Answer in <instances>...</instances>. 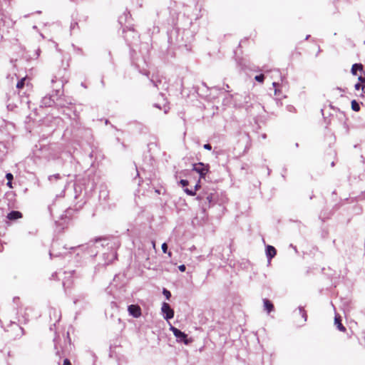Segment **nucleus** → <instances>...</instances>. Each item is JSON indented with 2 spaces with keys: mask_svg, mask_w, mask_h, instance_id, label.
<instances>
[{
  "mask_svg": "<svg viewBox=\"0 0 365 365\" xmlns=\"http://www.w3.org/2000/svg\"><path fill=\"white\" fill-rule=\"evenodd\" d=\"M101 241H103V243L101 244L102 247H107L108 250H110L109 252H104L103 254V258L104 260L103 265L107 266L113 260L117 259L116 250L119 247L120 243L116 239H113L112 240L103 239Z\"/></svg>",
  "mask_w": 365,
  "mask_h": 365,
  "instance_id": "obj_1",
  "label": "nucleus"
},
{
  "mask_svg": "<svg viewBox=\"0 0 365 365\" xmlns=\"http://www.w3.org/2000/svg\"><path fill=\"white\" fill-rule=\"evenodd\" d=\"M84 248L83 245L78 246V247H71L70 248L66 247V246H61L60 247L59 243L57 242H53L51 245V250L49 252V255L51 259L53 257H66L72 254L71 251L76 252L78 250H83Z\"/></svg>",
  "mask_w": 365,
  "mask_h": 365,
  "instance_id": "obj_2",
  "label": "nucleus"
},
{
  "mask_svg": "<svg viewBox=\"0 0 365 365\" xmlns=\"http://www.w3.org/2000/svg\"><path fill=\"white\" fill-rule=\"evenodd\" d=\"M190 34L187 30H181L180 29H173L169 33L168 41L171 44H176L178 46H187V41L185 39V36Z\"/></svg>",
  "mask_w": 365,
  "mask_h": 365,
  "instance_id": "obj_3",
  "label": "nucleus"
},
{
  "mask_svg": "<svg viewBox=\"0 0 365 365\" xmlns=\"http://www.w3.org/2000/svg\"><path fill=\"white\" fill-rule=\"evenodd\" d=\"M201 206L202 213L205 215V212L212 205H214L216 200V193L211 192H203L200 193L196 198Z\"/></svg>",
  "mask_w": 365,
  "mask_h": 365,
  "instance_id": "obj_4",
  "label": "nucleus"
},
{
  "mask_svg": "<svg viewBox=\"0 0 365 365\" xmlns=\"http://www.w3.org/2000/svg\"><path fill=\"white\" fill-rule=\"evenodd\" d=\"M250 100V98L247 94L242 95L235 93L234 95L230 94L227 97L225 98L224 103L232 104L235 107L241 108L247 104Z\"/></svg>",
  "mask_w": 365,
  "mask_h": 365,
  "instance_id": "obj_5",
  "label": "nucleus"
},
{
  "mask_svg": "<svg viewBox=\"0 0 365 365\" xmlns=\"http://www.w3.org/2000/svg\"><path fill=\"white\" fill-rule=\"evenodd\" d=\"M63 86V85L62 81H58V85L53 88V92L56 93V106L61 108L67 107L68 105L72 104V102L70 100H66L65 98L61 97V89Z\"/></svg>",
  "mask_w": 365,
  "mask_h": 365,
  "instance_id": "obj_6",
  "label": "nucleus"
},
{
  "mask_svg": "<svg viewBox=\"0 0 365 365\" xmlns=\"http://www.w3.org/2000/svg\"><path fill=\"white\" fill-rule=\"evenodd\" d=\"M210 165L204 163H197L192 164V170L195 171L200 175V178H205L206 174L209 172Z\"/></svg>",
  "mask_w": 365,
  "mask_h": 365,
  "instance_id": "obj_7",
  "label": "nucleus"
},
{
  "mask_svg": "<svg viewBox=\"0 0 365 365\" xmlns=\"http://www.w3.org/2000/svg\"><path fill=\"white\" fill-rule=\"evenodd\" d=\"M170 330L173 331L178 341L182 342L186 345L190 343L191 340L188 339L187 335L185 332L173 326L170 327Z\"/></svg>",
  "mask_w": 365,
  "mask_h": 365,
  "instance_id": "obj_8",
  "label": "nucleus"
},
{
  "mask_svg": "<svg viewBox=\"0 0 365 365\" xmlns=\"http://www.w3.org/2000/svg\"><path fill=\"white\" fill-rule=\"evenodd\" d=\"M161 312L163 318L167 321L174 317V310L171 308L170 305L167 302H163L161 307Z\"/></svg>",
  "mask_w": 365,
  "mask_h": 365,
  "instance_id": "obj_9",
  "label": "nucleus"
},
{
  "mask_svg": "<svg viewBox=\"0 0 365 365\" xmlns=\"http://www.w3.org/2000/svg\"><path fill=\"white\" fill-rule=\"evenodd\" d=\"M63 274L66 275L63 281V286L64 288L66 287H69L70 282H68V280H66L68 277H79L81 276V272L76 270V269H72L68 271H65Z\"/></svg>",
  "mask_w": 365,
  "mask_h": 365,
  "instance_id": "obj_10",
  "label": "nucleus"
},
{
  "mask_svg": "<svg viewBox=\"0 0 365 365\" xmlns=\"http://www.w3.org/2000/svg\"><path fill=\"white\" fill-rule=\"evenodd\" d=\"M56 96L55 95H48L44 96L41 101V107H51L54 104L56 105Z\"/></svg>",
  "mask_w": 365,
  "mask_h": 365,
  "instance_id": "obj_11",
  "label": "nucleus"
},
{
  "mask_svg": "<svg viewBox=\"0 0 365 365\" xmlns=\"http://www.w3.org/2000/svg\"><path fill=\"white\" fill-rule=\"evenodd\" d=\"M129 314L135 318H138L141 315V309L138 304H130L128 307Z\"/></svg>",
  "mask_w": 365,
  "mask_h": 365,
  "instance_id": "obj_12",
  "label": "nucleus"
},
{
  "mask_svg": "<svg viewBox=\"0 0 365 365\" xmlns=\"http://www.w3.org/2000/svg\"><path fill=\"white\" fill-rule=\"evenodd\" d=\"M150 82L153 83V86L156 87L158 89L167 90L168 88V83L166 81H163L162 78L158 79H150Z\"/></svg>",
  "mask_w": 365,
  "mask_h": 365,
  "instance_id": "obj_13",
  "label": "nucleus"
},
{
  "mask_svg": "<svg viewBox=\"0 0 365 365\" xmlns=\"http://www.w3.org/2000/svg\"><path fill=\"white\" fill-rule=\"evenodd\" d=\"M265 252L268 262H270L272 259L275 257L277 250L272 245H267L265 248Z\"/></svg>",
  "mask_w": 365,
  "mask_h": 365,
  "instance_id": "obj_14",
  "label": "nucleus"
},
{
  "mask_svg": "<svg viewBox=\"0 0 365 365\" xmlns=\"http://www.w3.org/2000/svg\"><path fill=\"white\" fill-rule=\"evenodd\" d=\"M49 316L51 320L53 317L54 323L53 325L56 326V323L59 322L61 319L60 312L55 308H51L49 309Z\"/></svg>",
  "mask_w": 365,
  "mask_h": 365,
  "instance_id": "obj_15",
  "label": "nucleus"
},
{
  "mask_svg": "<svg viewBox=\"0 0 365 365\" xmlns=\"http://www.w3.org/2000/svg\"><path fill=\"white\" fill-rule=\"evenodd\" d=\"M22 217H23L22 213L17 210L11 211L10 212H9L7 214V216H6L7 219L11 221L16 220L18 219L21 218Z\"/></svg>",
  "mask_w": 365,
  "mask_h": 365,
  "instance_id": "obj_16",
  "label": "nucleus"
},
{
  "mask_svg": "<svg viewBox=\"0 0 365 365\" xmlns=\"http://www.w3.org/2000/svg\"><path fill=\"white\" fill-rule=\"evenodd\" d=\"M48 180L51 182H53L54 181L60 180V181H62V184L67 183V178L65 175L61 176L60 174H55L53 175H50L48 177Z\"/></svg>",
  "mask_w": 365,
  "mask_h": 365,
  "instance_id": "obj_17",
  "label": "nucleus"
},
{
  "mask_svg": "<svg viewBox=\"0 0 365 365\" xmlns=\"http://www.w3.org/2000/svg\"><path fill=\"white\" fill-rule=\"evenodd\" d=\"M11 325L14 327V329L16 331V334L14 337V339L20 338L21 336L24 334V330L22 327L19 326L15 322H11Z\"/></svg>",
  "mask_w": 365,
  "mask_h": 365,
  "instance_id": "obj_18",
  "label": "nucleus"
},
{
  "mask_svg": "<svg viewBox=\"0 0 365 365\" xmlns=\"http://www.w3.org/2000/svg\"><path fill=\"white\" fill-rule=\"evenodd\" d=\"M334 324L340 331H344L346 330L345 327L341 323V318L339 315L336 314L334 317Z\"/></svg>",
  "mask_w": 365,
  "mask_h": 365,
  "instance_id": "obj_19",
  "label": "nucleus"
},
{
  "mask_svg": "<svg viewBox=\"0 0 365 365\" xmlns=\"http://www.w3.org/2000/svg\"><path fill=\"white\" fill-rule=\"evenodd\" d=\"M123 32L125 34V39L130 45L132 43V41L129 40V37L132 36L133 38H135V36H137V34L135 32L133 29H128V30H123Z\"/></svg>",
  "mask_w": 365,
  "mask_h": 365,
  "instance_id": "obj_20",
  "label": "nucleus"
},
{
  "mask_svg": "<svg viewBox=\"0 0 365 365\" xmlns=\"http://www.w3.org/2000/svg\"><path fill=\"white\" fill-rule=\"evenodd\" d=\"M263 304H264V308L267 312V313L269 314L271 312H272L274 310V304H272V302L270 300H269L267 299H264Z\"/></svg>",
  "mask_w": 365,
  "mask_h": 365,
  "instance_id": "obj_21",
  "label": "nucleus"
},
{
  "mask_svg": "<svg viewBox=\"0 0 365 365\" xmlns=\"http://www.w3.org/2000/svg\"><path fill=\"white\" fill-rule=\"evenodd\" d=\"M363 70V66L361 63H354L351 67V73L353 75H356L358 71H361Z\"/></svg>",
  "mask_w": 365,
  "mask_h": 365,
  "instance_id": "obj_22",
  "label": "nucleus"
},
{
  "mask_svg": "<svg viewBox=\"0 0 365 365\" xmlns=\"http://www.w3.org/2000/svg\"><path fill=\"white\" fill-rule=\"evenodd\" d=\"M351 109L354 111H356L357 112V111L360 110V105H359V103L356 100H352L351 103Z\"/></svg>",
  "mask_w": 365,
  "mask_h": 365,
  "instance_id": "obj_23",
  "label": "nucleus"
},
{
  "mask_svg": "<svg viewBox=\"0 0 365 365\" xmlns=\"http://www.w3.org/2000/svg\"><path fill=\"white\" fill-rule=\"evenodd\" d=\"M299 313L302 316V317L304 319V322H306L307 320V314L306 311L304 310V307H299Z\"/></svg>",
  "mask_w": 365,
  "mask_h": 365,
  "instance_id": "obj_24",
  "label": "nucleus"
},
{
  "mask_svg": "<svg viewBox=\"0 0 365 365\" xmlns=\"http://www.w3.org/2000/svg\"><path fill=\"white\" fill-rule=\"evenodd\" d=\"M71 32L75 31V30H79V26L77 21H72L70 26Z\"/></svg>",
  "mask_w": 365,
  "mask_h": 365,
  "instance_id": "obj_25",
  "label": "nucleus"
},
{
  "mask_svg": "<svg viewBox=\"0 0 365 365\" xmlns=\"http://www.w3.org/2000/svg\"><path fill=\"white\" fill-rule=\"evenodd\" d=\"M26 78H22L21 80H19L17 83H16V88L18 89H21L24 88V85H25V81H26Z\"/></svg>",
  "mask_w": 365,
  "mask_h": 365,
  "instance_id": "obj_26",
  "label": "nucleus"
},
{
  "mask_svg": "<svg viewBox=\"0 0 365 365\" xmlns=\"http://www.w3.org/2000/svg\"><path fill=\"white\" fill-rule=\"evenodd\" d=\"M163 294L165 297L166 299L169 300L171 297V292L166 288L163 289Z\"/></svg>",
  "mask_w": 365,
  "mask_h": 365,
  "instance_id": "obj_27",
  "label": "nucleus"
},
{
  "mask_svg": "<svg viewBox=\"0 0 365 365\" xmlns=\"http://www.w3.org/2000/svg\"><path fill=\"white\" fill-rule=\"evenodd\" d=\"M264 78H265L264 75L261 73V74L255 76V79L256 81H257L259 83H263L264 81Z\"/></svg>",
  "mask_w": 365,
  "mask_h": 365,
  "instance_id": "obj_28",
  "label": "nucleus"
},
{
  "mask_svg": "<svg viewBox=\"0 0 365 365\" xmlns=\"http://www.w3.org/2000/svg\"><path fill=\"white\" fill-rule=\"evenodd\" d=\"M184 191L185 193H187L188 195H190V196H193L195 195V192L192 189H189L187 187H185Z\"/></svg>",
  "mask_w": 365,
  "mask_h": 365,
  "instance_id": "obj_29",
  "label": "nucleus"
},
{
  "mask_svg": "<svg viewBox=\"0 0 365 365\" xmlns=\"http://www.w3.org/2000/svg\"><path fill=\"white\" fill-rule=\"evenodd\" d=\"M6 178L9 181V183H11V180L14 179V176L11 173L6 174Z\"/></svg>",
  "mask_w": 365,
  "mask_h": 365,
  "instance_id": "obj_30",
  "label": "nucleus"
},
{
  "mask_svg": "<svg viewBox=\"0 0 365 365\" xmlns=\"http://www.w3.org/2000/svg\"><path fill=\"white\" fill-rule=\"evenodd\" d=\"M180 184L182 185V187H186L189 185V182L187 180H180Z\"/></svg>",
  "mask_w": 365,
  "mask_h": 365,
  "instance_id": "obj_31",
  "label": "nucleus"
},
{
  "mask_svg": "<svg viewBox=\"0 0 365 365\" xmlns=\"http://www.w3.org/2000/svg\"><path fill=\"white\" fill-rule=\"evenodd\" d=\"M162 250L163 253H167L168 252V245L166 242L163 243L161 246Z\"/></svg>",
  "mask_w": 365,
  "mask_h": 365,
  "instance_id": "obj_32",
  "label": "nucleus"
},
{
  "mask_svg": "<svg viewBox=\"0 0 365 365\" xmlns=\"http://www.w3.org/2000/svg\"><path fill=\"white\" fill-rule=\"evenodd\" d=\"M287 110L291 113L295 112V108L292 105H288L287 106Z\"/></svg>",
  "mask_w": 365,
  "mask_h": 365,
  "instance_id": "obj_33",
  "label": "nucleus"
},
{
  "mask_svg": "<svg viewBox=\"0 0 365 365\" xmlns=\"http://www.w3.org/2000/svg\"><path fill=\"white\" fill-rule=\"evenodd\" d=\"M272 86L274 88V93L277 94V92L279 91L278 89H277V86H279V83L273 82L272 83Z\"/></svg>",
  "mask_w": 365,
  "mask_h": 365,
  "instance_id": "obj_34",
  "label": "nucleus"
},
{
  "mask_svg": "<svg viewBox=\"0 0 365 365\" xmlns=\"http://www.w3.org/2000/svg\"><path fill=\"white\" fill-rule=\"evenodd\" d=\"M203 148L207 150H212V146L210 143H206L203 145Z\"/></svg>",
  "mask_w": 365,
  "mask_h": 365,
  "instance_id": "obj_35",
  "label": "nucleus"
},
{
  "mask_svg": "<svg viewBox=\"0 0 365 365\" xmlns=\"http://www.w3.org/2000/svg\"><path fill=\"white\" fill-rule=\"evenodd\" d=\"M178 269L180 272H185V269H186V267L185 264H180L179 267H178Z\"/></svg>",
  "mask_w": 365,
  "mask_h": 365,
  "instance_id": "obj_36",
  "label": "nucleus"
},
{
  "mask_svg": "<svg viewBox=\"0 0 365 365\" xmlns=\"http://www.w3.org/2000/svg\"><path fill=\"white\" fill-rule=\"evenodd\" d=\"M358 80L360 83H365V76H359Z\"/></svg>",
  "mask_w": 365,
  "mask_h": 365,
  "instance_id": "obj_37",
  "label": "nucleus"
},
{
  "mask_svg": "<svg viewBox=\"0 0 365 365\" xmlns=\"http://www.w3.org/2000/svg\"><path fill=\"white\" fill-rule=\"evenodd\" d=\"M362 86L363 85H361L360 83H357L355 84L354 88L356 90H359L360 88H361Z\"/></svg>",
  "mask_w": 365,
  "mask_h": 365,
  "instance_id": "obj_38",
  "label": "nucleus"
},
{
  "mask_svg": "<svg viewBox=\"0 0 365 365\" xmlns=\"http://www.w3.org/2000/svg\"><path fill=\"white\" fill-rule=\"evenodd\" d=\"M63 365H71V361L68 359H65L63 360Z\"/></svg>",
  "mask_w": 365,
  "mask_h": 365,
  "instance_id": "obj_39",
  "label": "nucleus"
},
{
  "mask_svg": "<svg viewBox=\"0 0 365 365\" xmlns=\"http://www.w3.org/2000/svg\"><path fill=\"white\" fill-rule=\"evenodd\" d=\"M57 275H58V272H54V273H53V274H52V275H51V279H57Z\"/></svg>",
  "mask_w": 365,
  "mask_h": 365,
  "instance_id": "obj_40",
  "label": "nucleus"
},
{
  "mask_svg": "<svg viewBox=\"0 0 365 365\" xmlns=\"http://www.w3.org/2000/svg\"><path fill=\"white\" fill-rule=\"evenodd\" d=\"M57 83V80H56V78L54 77L53 78L51 79V83L52 84H54V83Z\"/></svg>",
  "mask_w": 365,
  "mask_h": 365,
  "instance_id": "obj_41",
  "label": "nucleus"
},
{
  "mask_svg": "<svg viewBox=\"0 0 365 365\" xmlns=\"http://www.w3.org/2000/svg\"><path fill=\"white\" fill-rule=\"evenodd\" d=\"M199 187H200V185H199V182H197L195 185V189L193 190H195V192Z\"/></svg>",
  "mask_w": 365,
  "mask_h": 365,
  "instance_id": "obj_42",
  "label": "nucleus"
},
{
  "mask_svg": "<svg viewBox=\"0 0 365 365\" xmlns=\"http://www.w3.org/2000/svg\"><path fill=\"white\" fill-rule=\"evenodd\" d=\"M361 90L363 91L364 93H365V85H363L361 86Z\"/></svg>",
  "mask_w": 365,
  "mask_h": 365,
  "instance_id": "obj_43",
  "label": "nucleus"
},
{
  "mask_svg": "<svg viewBox=\"0 0 365 365\" xmlns=\"http://www.w3.org/2000/svg\"><path fill=\"white\" fill-rule=\"evenodd\" d=\"M267 175H269L271 170L269 168H267Z\"/></svg>",
  "mask_w": 365,
  "mask_h": 365,
  "instance_id": "obj_44",
  "label": "nucleus"
},
{
  "mask_svg": "<svg viewBox=\"0 0 365 365\" xmlns=\"http://www.w3.org/2000/svg\"><path fill=\"white\" fill-rule=\"evenodd\" d=\"M273 72H274L275 73L277 74H279V70H273Z\"/></svg>",
  "mask_w": 365,
  "mask_h": 365,
  "instance_id": "obj_45",
  "label": "nucleus"
},
{
  "mask_svg": "<svg viewBox=\"0 0 365 365\" xmlns=\"http://www.w3.org/2000/svg\"><path fill=\"white\" fill-rule=\"evenodd\" d=\"M7 185H8L9 187H12V186H11V183H9V182H7Z\"/></svg>",
  "mask_w": 365,
  "mask_h": 365,
  "instance_id": "obj_46",
  "label": "nucleus"
},
{
  "mask_svg": "<svg viewBox=\"0 0 365 365\" xmlns=\"http://www.w3.org/2000/svg\"><path fill=\"white\" fill-rule=\"evenodd\" d=\"M89 157H90L91 158H93V153H91L89 154Z\"/></svg>",
  "mask_w": 365,
  "mask_h": 365,
  "instance_id": "obj_47",
  "label": "nucleus"
},
{
  "mask_svg": "<svg viewBox=\"0 0 365 365\" xmlns=\"http://www.w3.org/2000/svg\"><path fill=\"white\" fill-rule=\"evenodd\" d=\"M310 37V35H307L305 38V40H307Z\"/></svg>",
  "mask_w": 365,
  "mask_h": 365,
  "instance_id": "obj_48",
  "label": "nucleus"
},
{
  "mask_svg": "<svg viewBox=\"0 0 365 365\" xmlns=\"http://www.w3.org/2000/svg\"><path fill=\"white\" fill-rule=\"evenodd\" d=\"M105 123H106V125H107V124H108V123H109V120H106Z\"/></svg>",
  "mask_w": 365,
  "mask_h": 365,
  "instance_id": "obj_49",
  "label": "nucleus"
},
{
  "mask_svg": "<svg viewBox=\"0 0 365 365\" xmlns=\"http://www.w3.org/2000/svg\"><path fill=\"white\" fill-rule=\"evenodd\" d=\"M155 192H157L158 194H160V190H155Z\"/></svg>",
  "mask_w": 365,
  "mask_h": 365,
  "instance_id": "obj_50",
  "label": "nucleus"
},
{
  "mask_svg": "<svg viewBox=\"0 0 365 365\" xmlns=\"http://www.w3.org/2000/svg\"><path fill=\"white\" fill-rule=\"evenodd\" d=\"M336 90L342 91V89L341 88H339V87L336 88Z\"/></svg>",
  "mask_w": 365,
  "mask_h": 365,
  "instance_id": "obj_51",
  "label": "nucleus"
},
{
  "mask_svg": "<svg viewBox=\"0 0 365 365\" xmlns=\"http://www.w3.org/2000/svg\"><path fill=\"white\" fill-rule=\"evenodd\" d=\"M136 172H137V173H136V176H137V177H139L138 171V170H136Z\"/></svg>",
  "mask_w": 365,
  "mask_h": 365,
  "instance_id": "obj_52",
  "label": "nucleus"
},
{
  "mask_svg": "<svg viewBox=\"0 0 365 365\" xmlns=\"http://www.w3.org/2000/svg\"><path fill=\"white\" fill-rule=\"evenodd\" d=\"M101 83L104 86V81H103V80L101 81Z\"/></svg>",
  "mask_w": 365,
  "mask_h": 365,
  "instance_id": "obj_53",
  "label": "nucleus"
},
{
  "mask_svg": "<svg viewBox=\"0 0 365 365\" xmlns=\"http://www.w3.org/2000/svg\"><path fill=\"white\" fill-rule=\"evenodd\" d=\"M53 341L55 342V347L56 348V339H53Z\"/></svg>",
  "mask_w": 365,
  "mask_h": 365,
  "instance_id": "obj_54",
  "label": "nucleus"
},
{
  "mask_svg": "<svg viewBox=\"0 0 365 365\" xmlns=\"http://www.w3.org/2000/svg\"><path fill=\"white\" fill-rule=\"evenodd\" d=\"M225 86L227 88H229V87H230L228 84H226Z\"/></svg>",
  "mask_w": 365,
  "mask_h": 365,
  "instance_id": "obj_55",
  "label": "nucleus"
},
{
  "mask_svg": "<svg viewBox=\"0 0 365 365\" xmlns=\"http://www.w3.org/2000/svg\"><path fill=\"white\" fill-rule=\"evenodd\" d=\"M77 302H78V299H75V300H74V304H76V303H77Z\"/></svg>",
  "mask_w": 365,
  "mask_h": 365,
  "instance_id": "obj_56",
  "label": "nucleus"
},
{
  "mask_svg": "<svg viewBox=\"0 0 365 365\" xmlns=\"http://www.w3.org/2000/svg\"><path fill=\"white\" fill-rule=\"evenodd\" d=\"M262 138H266V135H265V134H264V135H262Z\"/></svg>",
  "mask_w": 365,
  "mask_h": 365,
  "instance_id": "obj_57",
  "label": "nucleus"
},
{
  "mask_svg": "<svg viewBox=\"0 0 365 365\" xmlns=\"http://www.w3.org/2000/svg\"><path fill=\"white\" fill-rule=\"evenodd\" d=\"M160 95L162 97H164V94L163 93H160Z\"/></svg>",
  "mask_w": 365,
  "mask_h": 365,
  "instance_id": "obj_58",
  "label": "nucleus"
},
{
  "mask_svg": "<svg viewBox=\"0 0 365 365\" xmlns=\"http://www.w3.org/2000/svg\"><path fill=\"white\" fill-rule=\"evenodd\" d=\"M155 107H158V108H160V106H158V104H155Z\"/></svg>",
  "mask_w": 365,
  "mask_h": 365,
  "instance_id": "obj_59",
  "label": "nucleus"
},
{
  "mask_svg": "<svg viewBox=\"0 0 365 365\" xmlns=\"http://www.w3.org/2000/svg\"><path fill=\"white\" fill-rule=\"evenodd\" d=\"M334 162H332L331 163V166H334Z\"/></svg>",
  "mask_w": 365,
  "mask_h": 365,
  "instance_id": "obj_60",
  "label": "nucleus"
},
{
  "mask_svg": "<svg viewBox=\"0 0 365 365\" xmlns=\"http://www.w3.org/2000/svg\"><path fill=\"white\" fill-rule=\"evenodd\" d=\"M295 145H296V147H298V146H299V144L297 143L295 144Z\"/></svg>",
  "mask_w": 365,
  "mask_h": 365,
  "instance_id": "obj_61",
  "label": "nucleus"
},
{
  "mask_svg": "<svg viewBox=\"0 0 365 365\" xmlns=\"http://www.w3.org/2000/svg\"><path fill=\"white\" fill-rule=\"evenodd\" d=\"M71 1H73L74 0H71Z\"/></svg>",
  "mask_w": 365,
  "mask_h": 365,
  "instance_id": "obj_62",
  "label": "nucleus"
}]
</instances>
